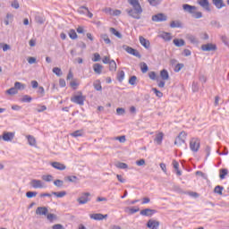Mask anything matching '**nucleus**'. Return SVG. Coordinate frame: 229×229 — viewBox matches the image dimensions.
<instances>
[{"label":"nucleus","instance_id":"nucleus-1","mask_svg":"<svg viewBox=\"0 0 229 229\" xmlns=\"http://www.w3.org/2000/svg\"><path fill=\"white\" fill-rule=\"evenodd\" d=\"M129 4H131L132 8L126 9V12L130 17L132 19L140 20V15H142V6L139 0H127Z\"/></svg>","mask_w":229,"mask_h":229},{"label":"nucleus","instance_id":"nucleus-2","mask_svg":"<svg viewBox=\"0 0 229 229\" xmlns=\"http://www.w3.org/2000/svg\"><path fill=\"white\" fill-rule=\"evenodd\" d=\"M182 10L186 12L187 13H191V17L193 19H201L203 17V13L201 12H196L198 10V7L194 5H191L189 4H182Z\"/></svg>","mask_w":229,"mask_h":229},{"label":"nucleus","instance_id":"nucleus-3","mask_svg":"<svg viewBox=\"0 0 229 229\" xmlns=\"http://www.w3.org/2000/svg\"><path fill=\"white\" fill-rule=\"evenodd\" d=\"M186 139H187V132L186 131H181L179 133V135L175 138L174 145L180 147L182 144H185Z\"/></svg>","mask_w":229,"mask_h":229},{"label":"nucleus","instance_id":"nucleus-4","mask_svg":"<svg viewBox=\"0 0 229 229\" xmlns=\"http://www.w3.org/2000/svg\"><path fill=\"white\" fill-rule=\"evenodd\" d=\"M79 205H87L90 201V192H83L81 197L77 199Z\"/></svg>","mask_w":229,"mask_h":229},{"label":"nucleus","instance_id":"nucleus-5","mask_svg":"<svg viewBox=\"0 0 229 229\" xmlns=\"http://www.w3.org/2000/svg\"><path fill=\"white\" fill-rule=\"evenodd\" d=\"M123 47L124 51H126V53H128L129 55H132V56H136V58H142V55L140 52H138L137 49L126 45H124Z\"/></svg>","mask_w":229,"mask_h":229},{"label":"nucleus","instance_id":"nucleus-6","mask_svg":"<svg viewBox=\"0 0 229 229\" xmlns=\"http://www.w3.org/2000/svg\"><path fill=\"white\" fill-rule=\"evenodd\" d=\"M190 149L194 151V153H198L199 150V139L192 138L190 141Z\"/></svg>","mask_w":229,"mask_h":229},{"label":"nucleus","instance_id":"nucleus-7","mask_svg":"<svg viewBox=\"0 0 229 229\" xmlns=\"http://www.w3.org/2000/svg\"><path fill=\"white\" fill-rule=\"evenodd\" d=\"M85 96L83 95H75L73 98H71L72 103H75L76 105H80L83 106L85 105Z\"/></svg>","mask_w":229,"mask_h":229},{"label":"nucleus","instance_id":"nucleus-8","mask_svg":"<svg viewBox=\"0 0 229 229\" xmlns=\"http://www.w3.org/2000/svg\"><path fill=\"white\" fill-rule=\"evenodd\" d=\"M30 187H32V189H45L46 184L38 179H32L30 182Z\"/></svg>","mask_w":229,"mask_h":229},{"label":"nucleus","instance_id":"nucleus-9","mask_svg":"<svg viewBox=\"0 0 229 229\" xmlns=\"http://www.w3.org/2000/svg\"><path fill=\"white\" fill-rule=\"evenodd\" d=\"M152 21L154 22H165V21H167V16L165 14L160 13L156 15H153Z\"/></svg>","mask_w":229,"mask_h":229},{"label":"nucleus","instance_id":"nucleus-10","mask_svg":"<svg viewBox=\"0 0 229 229\" xmlns=\"http://www.w3.org/2000/svg\"><path fill=\"white\" fill-rule=\"evenodd\" d=\"M90 219H94L95 221H103L108 217V215H103L101 213H95L89 215Z\"/></svg>","mask_w":229,"mask_h":229},{"label":"nucleus","instance_id":"nucleus-11","mask_svg":"<svg viewBox=\"0 0 229 229\" xmlns=\"http://www.w3.org/2000/svg\"><path fill=\"white\" fill-rule=\"evenodd\" d=\"M140 216H145L147 217H152L153 215L157 214V211L155 209L151 208H145L140 210Z\"/></svg>","mask_w":229,"mask_h":229},{"label":"nucleus","instance_id":"nucleus-12","mask_svg":"<svg viewBox=\"0 0 229 229\" xmlns=\"http://www.w3.org/2000/svg\"><path fill=\"white\" fill-rule=\"evenodd\" d=\"M198 4H199V6L206 12H210V3L208 0H198Z\"/></svg>","mask_w":229,"mask_h":229},{"label":"nucleus","instance_id":"nucleus-13","mask_svg":"<svg viewBox=\"0 0 229 229\" xmlns=\"http://www.w3.org/2000/svg\"><path fill=\"white\" fill-rule=\"evenodd\" d=\"M158 226H160V222L157 220L149 219L147 223V228L158 229Z\"/></svg>","mask_w":229,"mask_h":229},{"label":"nucleus","instance_id":"nucleus-14","mask_svg":"<svg viewBox=\"0 0 229 229\" xmlns=\"http://www.w3.org/2000/svg\"><path fill=\"white\" fill-rule=\"evenodd\" d=\"M50 165L54 169H57V171H65L67 169V166L60 162H52Z\"/></svg>","mask_w":229,"mask_h":229},{"label":"nucleus","instance_id":"nucleus-15","mask_svg":"<svg viewBox=\"0 0 229 229\" xmlns=\"http://www.w3.org/2000/svg\"><path fill=\"white\" fill-rule=\"evenodd\" d=\"M49 213V209L46 207H38L36 209V215L37 216H47Z\"/></svg>","mask_w":229,"mask_h":229},{"label":"nucleus","instance_id":"nucleus-16","mask_svg":"<svg viewBox=\"0 0 229 229\" xmlns=\"http://www.w3.org/2000/svg\"><path fill=\"white\" fill-rule=\"evenodd\" d=\"M202 51H216L217 49V47L212 43H208L201 46Z\"/></svg>","mask_w":229,"mask_h":229},{"label":"nucleus","instance_id":"nucleus-17","mask_svg":"<svg viewBox=\"0 0 229 229\" xmlns=\"http://www.w3.org/2000/svg\"><path fill=\"white\" fill-rule=\"evenodd\" d=\"M2 137L3 140H5V142H10V140H13V138L15 137V132H4Z\"/></svg>","mask_w":229,"mask_h":229},{"label":"nucleus","instance_id":"nucleus-18","mask_svg":"<svg viewBox=\"0 0 229 229\" xmlns=\"http://www.w3.org/2000/svg\"><path fill=\"white\" fill-rule=\"evenodd\" d=\"M213 4L217 8L218 10H221V8H225L226 4L223 0H213Z\"/></svg>","mask_w":229,"mask_h":229},{"label":"nucleus","instance_id":"nucleus-19","mask_svg":"<svg viewBox=\"0 0 229 229\" xmlns=\"http://www.w3.org/2000/svg\"><path fill=\"white\" fill-rule=\"evenodd\" d=\"M140 43L145 49H149V40L146 39L144 37L140 36Z\"/></svg>","mask_w":229,"mask_h":229},{"label":"nucleus","instance_id":"nucleus-20","mask_svg":"<svg viewBox=\"0 0 229 229\" xmlns=\"http://www.w3.org/2000/svg\"><path fill=\"white\" fill-rule=\"evenodd\" d=\"M27 140H28V143L34 147V148H37V140L35 139L34 136H31V135H27Z\"/></svg>","mask_w":229,"mask_h":229},{"label":"nucleus","instance_id":"nucleus-21","mask_svg":"<svg viewBox=\"0 0 229 229\" xmlns=\"http://www.w3.org/2000/svg\"><path fill=\"white\" fill-rule=\"evenodd\" d=\"M159 37L165 40L166 42H169L172 40L173 37H171V33L169 32H162Z\"/></svg>","mask_w":229,"mask_h":229},{"label":"nucleus","instance_id":"nucleus-22","mask_svg":"<svg viewBox=\"0 0 229 229\" xmlns=\"http://www.w3.org/2000/svg\"><path fill=\"white\" fill-rule=\"evenodd\" d=\"M93 71L94 72H96V74H101V72H103V65L99 64H95L93 65Z\"/></svg>","mask_w":229,"mask_h":229},{"label":"nucleus","instance_id":"nucleus-23","mask_svg":"<svg viewBox=\"0 0 229 229\" xmlns=\"http://www.w3.org/2000/svg\"><path fill=\"white\" fill-rule=\"evenodd\" d=\"M187 40H190L191 44H198L199 41L198 40V38L192 34H188L186 36Z\"/></svg>","mask_w":229,"mask_h":229},{"label":"nucleus","instance_id":"nucleus-24","mask_svg":"<svg viewBox=\"0 0 229 229\" xmlns=\"http://www.w3.org/2000/svg\"><path fill=\"white\" fill-rule=\"evenodd\" d=\"M109 71L111 72H115V71H117V64L115 63L114 60H111L109 62Z\"/></svg>","mask_w":229,"mask_h":229},{"label":"nucleus","instance_id":"nucleus-25","mask_svg":"<svg viewBox=\"0 0 229 229\" xmlns=\"http://www.w3.org/2000/svg\"><path fill=\"white\" fill-rule=\"evenodd\" d=\"M160 77L161 79L165 81L167 80H169V72H167V70L164 69L160 72Z\"/></svg>","mask_w":229,"mask_h":229},{"label":"nucleus","instance_id":"nucleus-26","mask_svg":"<svg viewBox=\"0 0 229 229\" xmlns=\"http://www.w3.org/2000/svg\"><path fill=\"white\" fill-rule=\"evenodd\" d=\"M100 38L102 40H104L105 44H107L108 46H110V44H112V40H110L108 34H101Z\"/></svg>","mask_w":229,"mask_h":229},{"label":"nucleus","instance_id":"nucleus-27","mask_svg":"<svg viewBox=\"0 0 229 229\" xmlns=\"http://www.w3.org/2000/svg\"><path fill=\"white\" fill-rule=\"evenodd\" d=\"M219 178L220 180H225V178L226 177V175L228 174V169L226 168H222L219 170Z\"/></svg>","mask_w":229,"mask_h":229},{"label":"nucleus","instance_id":"nucleus-28","mask_svg":"<svg viewBox=\"0 0 229 229\" xmlns=\"http://www.w3.org/2000/svg\"><path fill=\"white\" fill-rule=\"evenodd\" d=\"M110 33H112V35H114V37H117V38H123V34H121V32L117 31V30H115L114 28H110L109 29Z\"/></svg>","mask_w":229,"mask_h":229},{"label":"nucleus","instance_id":"nucleus-29","mask_svg":"<svg viewBox=\"0 0 229 229\" xmlns=\"http://www.w3.org/2000/svg\"><path fill=\"white\" fill-rule=\"evenodd\" d=\"M174 44L176 46V47H182L185 46V40L175 38L174 39Z\"/></svg>","mask_w":229,"mask_h":229},{"label":"nucleus","instance_id":"nucleus-30","mask_svg":"<svg viewBox=\"0 0 229 229\" xmlns=\"http://www.w3.org/2000/svg\"><path fill=\"white\" fill-rule=\"evenodd\" d=\"M35 21L37 24H44L46 22V18L42 15H36Z\"/></svg>","mask_w":229,"mask_h":229},{"label":"nucleus","instance_id":"nucleus-31","mask_svg":"<svg viewBox=\"0 0 229 229\" xmlns=\"http://www.w3.org/2000/svg\"><path fill=\"white\" fill-rule=\"evenodd\" d=\"M52 195L55 196L56 198H64V196H67L66 191H52Z\"/></svg>","mask_w":229,"mask_h":229},{"label":"nucleus","instance_id":"nucleus-32","mask_svg":"<svg viewBox=\"0 0 229 229\" xmlns=\"http://www.w3.org/2000/svg\"><path fill=\"white\" fill-rule=\"evenodd\" d=\"M14 88L17 90H24V89H26V84H22L21 82L16 81L14 83Z\"/></svg>","mask_w":229,"mask_h":229},{"label":"nucleus","instance_id":"nucleus-33","mask_svg":"<svg viewBox=\"0 0 229 229\" xmlns=\"http://www.w3.org/2000/svg\"><path fill=\"white\" fill-rule=\"evenodd\" d=\"M6 94H9V96H15V94H19V90L16 89L15 86L13 88H10L6 90Z\"/></svg>","mask_w":229,"mask_h":229},{"label":"nucleus","instance_id":"nucleus-34","mask_svg":"<svg viewBox=\"0 0 229 229\" xmlns=\"http://www.w3.org/2000/svg\"><path fill=\"white\" fill-rule=\"evenodd\" d=\"M163 140H164V133L159 132L158 134H157L155 138V141L157 142V144H162Z\"/></svg>","mask_w":229,"mask_h":229},{"label":"nucleus","instance_id":"nucleus-35","mask_svg":"<svg viewBox=\"0 0 229 229\" xmlns=\"http://www.w3.org/2000/svg\"><path fill=\"white\" fill-rule=\"evenodd\" d=\"M77 12H78V13H81V15H85V13H87V12H89V7L82 5V6L79 7Z\"/></svg>","mask_w":229,"mask_h":229},{"label":"nucleus","instance_id":"nucleus-36","mask_svg":"<svg viewBox=\"0 0 229 229\" xmlns=\"http://www.w3.org/2000/svg\"><path fill=\"white\" fill-rule=\"evenodd\" d=\"M225 187L217 185L215 187L214 189V192L216 194H219V196L223 195V191H224Z\"/></svg>","mask_w":229,"mask_h":229},{"label":"nucleus","instance_id":"nucleus-37","mask_svg":"<svg viewBox=\"0 0 229 229\" xmlns=\"http://www.w3.org/2000/svg\"><path fill=\"white\" fill-rule=\"evenodd\" d=\"M93 86H94L95 90H98V91L103 90V87L101 86V81H96L93 83Z\"/></svg>","mask_w":229,"mask_h":229},{"label":"nucleus","instance_id":"nucleus-38","mask_svg":"<svg viewBox=\"0 0 229 229\" xmlns=\"http://www.w3.org/2000/svg\"><path fill=\"white\" fill-rule=\"evenodd\" d=\"M69 37H70V38H72V40H76V38H78V34H76V30H74L72 29L70 30Z\"/></svg>","mask_w":229,"mask_h":229},{"label":"nucleus","instance_id":"nucleus-39","mask_svg":"<svg viewBox=\"0 0 229 229\" xmlns=\"http://www.w3.org/2000/svg\"><path fill=\"white\" fill-rule=\"evenodd\" d=\"M115 167L118 169H128V165L126 163L118 162L115 164Z\"/></svg>","mask_w":229,"mask_h":229},{"label":"nucleus","instance_id":"nucleus-40","mask_svg":"<svg viewBox=\"0 0 229 229\" xmlns=\"http://www.w3.org/2000/svg\"><path fill=\"white\" fill-rule=\"evenodd\" d=\"M72 137H82L83 136V130H77L71 133Z\"/></svg>","mask_w":229,"mask_h":229},{"label":"nucleus","instance_id":"nucleus-41","mask_svg":"<svg viewBox=\"0 0 229 229\" xmlns=\"http://www.w3.org/2000/svg\"><path fill=\"white\" fill-rule=\"evenodd\" d=\"M33 98L30 95H24L21 98L22 103H31Z\"/></svg>","mask_w":229,"mask_h":229},{"label":"nucleus","instance_id":"nucleus-42","mask_svg":"<svg viewBox=\"0 0 229 229\" xmlns=\"http://www.w3.org/2000/svg\"><path fill=\"white\" fill-rule=\"evenodd\" d=\"M47 219L50 222L53 223V221L56 220V215L53 213L47 214Z\"/></svg>","mask_w":229,"mask_h":229},{"label":"nucleus","instance_id":"nucleus-43","mask_svg":"<svg viewBox=\"0 0 229 229\" xmlns=\"http://www.w3.org/2000/svg\"><path fill=\"white\" fill-rule=\"evenodd\" d=\"M170 28H182V23L180 21H172L170 23Z\"/></svg>","mask_w":229,"mask_h":229},{"label":"nucleus","instance_id":"nucleus-44","mask_svg":"<svg viewBox=\"0 0 229 229\" xmlns=\"http://www.w3.org/2000/svg\"><path fill=\"white\" fill-rule=\"evenodd\" d=\"M148 78H150V80H153L154 81H158V76H157V73L155 72H148Z\"/></svg>","mask_w":229,"mask_h":229},{"label":"nucleus","instance_id":"nucleus-45","mask_svg":"<svg viewBox=\"0 0 229 229\" xmlns=\"http://www.w3.org/2000/svg\"><path fill=\"white\" fill-rule=\"evenodd\" d=\"M140 69L141 72H143V74H146L149 68L148 67V64L146 63H141Z\"/></svg>","mask_w":229,"mask_h":229},{"label":"nucleus","instance_id":"nucleus-46","mask_svg":"<svg viewBox=\"0 0 229 229\" xmlns=\"http://www.w3.org/2000/svg\"><path fill=\"white\" fill-rule=\"evenodd\" d=\"M183 67H185V64H177L174 67V72H180Z\"/></svg>","mask_w":229,"mask_h":229},{"label":"nucleus","instance_id":"nucleus-47","mask_svg":"<svg viewBox=\"0 0 229 229\" xmlns=\"http://www.w3.org/2000/svg\"><path fill=\"white\" fill-rule=\"evenodd\" d=\"M52 71H53L54 74H55L56 76H62V74H63L62 69H60L58 67H54Z\"/></svg>","mask_w":229,"mask_h":229},{"label":"nucleus","instance_id":"nucleus-48","mask_svg":"<svg viewBox=\"0 0 229 229\" xmlns=\"http://www.w3.org/2000/svg\"><path fill=\"white\" fill-rule=\"evenodd\" d=\"M37 194H38V192H37V191H27L26 197L29 199L35 198V197H37Z\"/></svg>","mask_w":229,"mask_h":229},{"label":"nucleus","instance_id":"nucleus-49","mask_svg":"<svg viewBox=\"0 0 229 229\" xmlns=\"http://www.w3.org/2000/svg\"><path fill=\"white\" fill-rule=\"evenodd\" d=\"M105 13H107L108 15H114V9L111 7H106L102 10Z\"/></svg>","mask_w":229,"mask_h":229},{"label":"nucleus","instance_id":"nucleus-50","mask_svg":"<svg viewBox=\"0 0 229 229\" xmlns=\"http://www.w3.org/2000/svg\"><path fill=\"white\" fill-rule=\"evenodd\" d=\"M41 178L44 182H53V175L51 174L42 175Z\"/></svg>","mask_w":229,"mask_h":229},{"label":"nucleus","instance_id":"nucleus-51","mask_svg":"<svg viewBox=\"0 0 229 229\" xmlns=\"http://www.w3.org/2000/svg\"><path fill=\"white\" fill-rule=\"evenodd\" d=\"M117 80L122 83L123 80H124V71H121L117 74Z\"/></svg>","mask_w":229,"mask_h":229},{"label":"nucleus","instance_id":"nucleus-52","mask_svg":"<svg viewBox=\"0 0 229 229\" xmlns=\"http://www.w3.org/2000/svg\"><path fill=\"white\" fill-rule=\"evenodd\" d=\"M148 3L151 6H158L162 3V0H148Z\"/></svg>","mask_w":229,"mask_h":229},{"label":"nucleus","instance_id":"nucleus-53","mask_svg":"<svg viewBox=\"0 0 229 229\" xmlns=\"http://www.w3.org/2000/svg\"><path fill=\"white\" fill-rule=\"evenodd\" d=\"M152 90L154 91V94H156V96L157 98H162L164 96V93H162V91L157 89V88H152Z\"/></svg>","mask_w":229,"mask_h":229},{"label":"nucleus","instance_id":"nucleus-54","mask_svg":"<svg viewBox=\"0 0 229 229\" xmlns=\"http://www.w3.org/2000/svg\"><path fill=\"white\" fill-rule=\"evenodd\" d=\"M130 85H137V76L133 75L129 79Z\"/></svg>","mask_w":229,"mask_h":229},{"label":"nucleus","instance_id":"nucleus-55","mask_svg":"<svg viewBox=\"0 0 229 229\" xmlns=\"http://www.w3.org/2000/svg\"><path fill=\"white\" fill-rule=\"evenodd\" d=\"M65 179L68 180V182H71L72 183H75L76 180H78V177L76 175H69Z\"/></svg>","mask_w":229,"mask_h":229},{"label":"nucleus","instance_id":"nucleus-56","mask_svg":"<svg viewBox=\"0 0 229 229\" xmlns=\"http://www.w3.org/2000/svg\"><path fill=\"white\" fill-rule=\"evenodd\" d=\"M11 6H12V8H14L15 10H19V8H20L19 1L13 0L11 4Z\"/></svg>","mask_w":229,"mask_h":229},{"label":"nucleus","instance_id":"nucleus-57","mask_svg":"<svg viewBox=\"0 0 229 229\" xmlns=\"http://www.w3.org/2000/svg\"><path fill=\"white\" fill-rule=\"evenodd\" d=\"M54 185H55V187H64V181L57 179L54 182Z\"/></svg>","mask_w":229,"mask_h":229},{"label":"nucleus","instance_id":"nucleus-58","mask_svg":"<svg viewBox=\"0 0 229 229\" xmlns=\"http://www.w3.org/2000/svg\"><path fill=\"white\" fill-rule=\"evenodd\" d=\"M116 114L117 115H124V114H126V110H124L123 107H118L116 109Z\"/></svg>","mask_w":229,"mask_h":229},{"label":"nucleus","instance_id":"nucleus-59","mask_svg":"<svg viewBox=\"0 0 229 229\" xmlns=\"http://www.w3.org/2000/svg\"><path fill=\"white\" fill-rule=\"evenodd\" d=\"M114 139H115V140H119V142H122V143L126 142V136H124V135L120 136V137H116Z\"/></svg>","mask_w":229,"mask_h":229},{"label":"nucleus","instance_id":"nucleus-60","mask_svg":"<svg viewBox=\"0 0 229 229\" xmlns=\"http://www.w3.org/2000/svg\"><path fill=\"white\" fill-rule=\"evenodd\" d=\"M101 60V55L98 53L94 54V58L92 59L93 62H99Z\"/></svg>","mask_w":229,"mask_h":229},{"label":"nucleus","instance_id":"nucleus-61","mask_svg":"<svg viewBox=\"0 0 229 229\" xmlns=\"http://www.w3.org/2000/svg\"><path fill=\"white\" fill-rule=\"evenodd\" d=\"M140 210V208H130L129 214H137V212H139Z\"/></svg>","mask_w":229,"mask_h":229},{"label":"nucleus","instance_id":"nucleus-62","mask_svg":"<svg viewBox=\"0 0 229 229\" xmlns=\"http://www.w3.org/2000/svg\"><path fill=\"white\" fill-rule=\"evenodd\" d=\"M136 165H139V166L145 165H146V160L140 159V160L136 161Z\"/></svg>","mask_w":229,"mask_h":229},{"label":"nucleus","instance_id":"nucleus-63","mask_svg":"<svg viewBox=\"0 0 229 229\" xmlns=\"http://www.w3.org/2000/svg\"><path fill=\"white\" fill-rule=\"evenodd\" d=\"M28 62L30 65H32V64H36L37 63V58L35 57H29L28 58Z\"/></svg>","mask_w":229,"mask_h":229},{"label":"nucleus","instance_id":"nucleus-64","mask_svg":"<svg viewBox=\"0 0 229 229\" xmlns=\"http://www.w3.org/2000/svg\"><path fill=\"white\" fill-rule=\"evenodd\" d=\"M52 229H64L61 224H55L52 226Z\"/></svg>","mask_w":229,"mask_h":229}]
</instances>
